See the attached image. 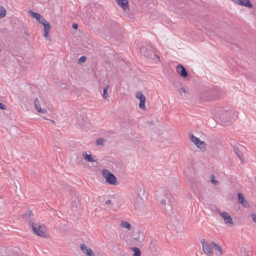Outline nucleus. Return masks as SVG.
I'll return each instance as SVG.
<instances>
[{"label":"nucleus","instance_id":"nucleus-1","mask_svg":"<svg viewBox=\"0 0 256 256\" xmlns=\"http://www.w3.org/2000/svg\"><path fill=\"white\" fill-rule=\"evenodd\" d=\"M34 216V215L32 213V211L28 210L23 215V218L28 224L30 227L32 228L34 234L42 238H46L47 234H46L45 228L40 225L38 224L32 222Z\"/></svg>","mask_w":256,"mask_h":256},{"label":"nucleus","instance_id":"nucleus-2","mask_svg":"<svg viewBox=\"0 0 256 256\" xmlns=\"http://www.w3.org/2000/svg\"><path fill=\"white\" fill-rule=\"evenodd\" d=\"M224 94L223 90L217 86L206 88L200 93V98L203 102L214 100L220 98Z\"/></svg>","mask_w":256,"mask_h":256},{"label":"nucleus","instance_id":"nucleus-3","mask_svg":"<svg viewBox=\"0 0 256 256\" xmlns=\"http://www.w3.org/2000/svg\"><path fill=\"white\" fill-rule=\"evenodd\" d=\"M118 28V24L115 21L109 20L104 27V31L106 34H114Z\"/></svg>","mask_w":256,"mask_h":256},{"label":"nucleus","instance_id":"nucleus-4","mask_svg":"<svg viewBox=\"0 0 256 256\" xmlns=\"http://www.w3.org/2000/svg\"><path fill=\"white\" fill-rule=\"evenodd\" d=\"M140 52L148 58L156 61L159 60V56L152 50H149L146 48L142 47L140 48Z\"/></svg>","mask_w":256,"mask_h":256},{"label":"nucleus","instance_id":"nucleus-5","mask_svg":"<svg viewBox=\"0 0 256 256\" xmlns=\"http://www.w3.org/2000/svg\"><path fill=\"white\" fill-rule=\"evenodd\" d=\"M102 172L103 176L106 178L107 183L112 185L116 184V177L112 173L106 169H104Z\"/></svg>","mask_w":256,"mask_h":256},{"label":"nucleus","instance_id":"nucleus-6","mask_svg":"<svg viewBox=\"0 0 256 256\" xmlns=\"http://www.w3.org/2000/svg\"><path fill=\"white\" fill-rule=\"evenodd\" d=\"M203 251L207 255L212 256L213 254L212 248H214L212 242H205L204 239L201 241Z\"/></svg>","mask_w":256,"mask_h":256},{"label":"nucleus","instance_id":"nucleus-7","mask_svg":"<svg viewBox=\"0 0 256 256\" xmlns=\"http://www.w3.org/2000/svg\"><path fill=\"white\" fill-rule=\"evenodd\" d=\"M136 97L140 100L139 107L140 109L146 110L145 104L146 102V98L142 94V92L138 91L136 94Z\"/></svg>","mask_w":256,"mask_h":256},{"label":"nucleus","instance_id":"nucleus-8","mask_svg":"<svg viewBox=\"0 0 256 256\" xmlns=\"http://www.w3.org/2000/svg\"><path fill=\"white\" fill-rule=\"evenodd\" d=\"M176 71L183 78H187L188 77V72L186 70V68L182 64H178L176 66Z\"/></svg>","mask_w":256,"mask_h":256},{"label":"nucleus","instance_id":"nucleus-9","mask_svg":"<svg viewBox=\"0 0 256 256\" xmlns=\"http://www.w3.org/2000/svg\"><path fill=\"white\" fill-rule=\"evenodd\" d=\"M238 202L240 204L244 207L248 208L250 207V204L248 202L245 200L244 194L241 192H238Z\"/></svg>","mask_w":256,"mask_h":256},{"label":"nucleus","instance_id":"nucleus-10","mask_svg":"<svg viewBox=\"0 0 256 256\" xmlns=\"http://www.w3.org/2000/svg\"><path fill=\"white\" fill-rule=\"evenodd\" d=\"M220 214L223 218L226 224H233L232 218L227 212H224L220 213Z\"/></svg>","mask_w":256,"mask_h":256},{"label":"nucleus","instance_id":"nucleus-11","mask_svg":"<svg viewBox=\"0 0 256 256\" xmlns=\"http://www.w3.org/2000/svg\"><path fill=\"white\" fill-rule=\"evenodd\" d=\"M80 247L82 252L87 256H94V252L90 248L86 246L84 244H80Z\"/></svg>","mask_w":256,"mask_h":256},{"label":"nucleus","instance_id":"nucleus-12","mask_svg":"<svg viewBox=\"0 0 256 256\" xmlns=\"http://www.w3.org/2000/svg\"><path fill=\"white\" fill-rule=\"evenodd\" d=\"M233 150L234 154L236 155L238 158L240 160L242 163H244V158L242 152L238 148L237 146H234Z\"/></svg>","mask_w":256,"mask_h":256},{"label":"nucleus","instance_id":"nucleus-13","mask_svg":"<svg viewBox=\"0 0 256 256\" xmlns=\"http://www.w3.org/2000/svg\"><path fill=\"white\" fill-rule=\"evenodd\" d=\"M236 4L248 8H252L253 6L250 0H237Z\"/></svg>","mask_w":256,"mask_h":256},{"label":"nucleus","instance_id":"nucleus-14","mask_svg":"<svg viewBox=\"0 0 256 256\" xmlns=\"http://www.w3.org/2000/svg\"><path fill=\"white\" fill-rule=\"evenodd\" d=\"M44 27V36L46 38H48L49 37L48 33L50 29V26L48 22H46L45 24H42Z\"/></svg>","mask_w":256,"mask_h":256},{"label":"nucleus","instance_id":"nucleus-15","mask_svg":"<svg viewBox=\"0 0 256 256\" xmlns=\"http://www.w3.org/2000/svg\"><path fill=\"white\" fill-rule=\"evenodd\" d=\"M118 4L124 10H126L127 8H128V0H117Z\"/></svg>","mask_w":256,"mask_h":256},{"label":"nucleus","instance_id":"nucleus-16","mask_svg":"<svg viewBox=\"0 0 256 256\" xmlns=\"http://www.w3.org/2000/svg\"><path fill=\"white\" fill-rule=\"evenodd\" d=\"M34 102L35 108L37 110L38 112L42 113V114L46 112V110L42 109L40 108V102L37 98L35 99Z\"/></svg>","mask_w":256,"mask_h":256},{"label":"nucleus","instance_id":"nucleus-17","mask_svg":"<svg viewBox=\"0 0 256 256\" xmlns=\"http://www.w3.org/2000/svg\"><path fill=\"white\" fill-rule=\"evenodd\" d=\"M82 156L86 161L88 162H94L96 161V160L94 159L91 154H88L86 152L82 153Z\"/></svg>","mask_w":256,"mask_h":256},{"label":"nucleus","instance_id":"nucleus-18","mask_svg":"<svg viewBox=\"0 0 256 256\" xmlns=\"http://www.w3.org/2000/svg\"><path fill=\"white\" fill-rule=\"evenodd\" d=\"M196 146L202 150V151H205L206 150V144L204 142L200 140L198 143L196 144Z\"/></svg>","mask_w":256,"mask_h":256},{"label":"nucleus","instance_id":"nucleus-19","mask_svg":"<svg viewBox=\"0 0 256 256\" xmlns=\"http://www.w3.org/2000/svg\"><path fill=\"white\" fill-rule=\"evenodd\" d=\"M131 250L134 252L133 256H140L141 252L138 248L133 247L131 248Z\"/></svg>","mask_w":256,"mask_h":256},{"label":"nucleus","instance_id":"nucleus-20","mask_svg":"<svg viewBox=\"0 0 256 256\" xmlns=\"http://www.w3.org/2000/svg\"><path fill=\"white\" fill-rule=\"evenodd\" d=\"M29 14L32 18H36V20L38 19H40L41 16V15L39 13L34 12L32 10H30L29 11Z\"/></svg>","mask_w":256,"mask_h":256},{"label":"nucleus","instance_id":"nucleus-21","mask_svg":"<svg viewBox=\"0 0 256 256\" xmlns=\"http://www.w3.org/2000/svg\"><path fill=\"white\" fill-rule=\"evenodd\" d=\"M136 196L138 197V202H134V207L136 208V207L139 208V206L141 205L142 200V198H140V194H137Z\"/></svg>","mask_w":256,"mask_h":256},{"label":"nucleus","instance_id":"nucleus-22","mask_svg":"<svg viewBox=\"0 0 256 256\" xmlns=\"http://www.w3.org/2000/svg\"><path fill=\"white\" fill-rule=\"evenodd\" d=\"M190 138L195 145H196V144L200 140L199 138L195 136L192 134L190 136Z\"/></svg>","mask_w":256,"mask_h":256},{"label":"nucleus","instance_id":"nucleus-23","mask_svg":"<svg viewBox=\"0 0 256 256\" xmlns=\"http://www.w3.org/2000/svg\"><path fill=\"white\" fill-rule=\"evenodd\" d=\"M121 226L122 228H126L128 230H131V228H132L131 224L129 222H125V221L122 222Z\"/></svg>","mask_w":256,"mask_h":256},{"label":"nucleus","instance_id":"nucleus-24","mask_svg":"<svg viewBox=\"0 0 256 256\" xmlns=\"http://www.w3.org/2000/svg\"><path fill=\"white\" fill-rule=\"evenodd\" d=\"M6 15V10L2 6H0V19L4 18Z\"/></svg>","mask_w":256,"mask_h":256},{"label":"nucleus","instance_id":"nucleus-25","mask_svg":"<svg viewBox=\"0 0 256 256\" xmlns=\"http://www.w3.org/2000/svg\"><path fill=\"white\" fill-rule=\"evenodd\" d=\"M212 244L214 246V248L218 250L220 252V255H222V247L214 242H212Z\"/></svg>","mask_w":256,"mask_h":256},{"label":"nucleus","instance_id":"nucleus-26","mask_svg":"<svg viewBox=\"0 0 256 256\" xmlns=\"http://www.w3.org/2000/svg\"><path fill=\"white\" fill-rule=\"evenodd\" d=\"M109 88V86H106L103 90V97L104 99H106L108 97V90Z\"/></svg>","mask_w":256,"mask_h":256},{"label":"nucleus","instance_id":"nucleus-27","mask_svg":"<svg viewBox=\"0 0 256 256\" xmlns=\"http://www.w3.org/2000/svg\"><path fill=\"white\" fill-rule=\"evenodd\" d=\"M104 142V138H100L96 140V144L98 146H103Z\"/></svg>","mask_w":256,"mask_h":256},{"label":"nucleus","instance_id":"nucleus-28","mask_svg":"<svg viewBox=\"0 0 256 256\" xmlns=\"http://www.w3.org/2000/svg\"><path fill=\"white\" fill-rule=\"evenodd\" d=\"M37 21L42 24H45L46 22H48L42 16H40V19H38Z\"/></svg>","mask_w":256,"mask_h":256},{"label":"nucleus","instance_id":"nucleus-29","mask_svg":"<svg viewBox=\"0 0 256 256\" xmlns=\"http://www.w3.org/2000/svg\"><path fill=\"white\" fill-rule=\"evenodd\" d=\"M86 58L85 56H82L78 60V64H81L86 61Z\"/></svg>","mask_w":256,"mask_h":256},{"label":"nucleus","instance_id":"nucleus-30","mask_svg":"<svg viewBox=\"0 0 256 256\" xmlns=\"http://www.w3.org/2000/svg\"><path fill=\"white\" fill-rule=\"evenodd\" d=\"M211 182L215 185H217L218 184V182L217 180H214V174L211 176Z\"/></svg>","mask_w":256,"mask_h":256},{"label":"nucleus","instance_id":"nucleus-31","mask_svg":"<svg viewBox=\"0 0 256 256\" xmlns=\"http://www.w3.org/2000/svg\"><path fill=\"white\" fill-rule=\"evenodd\" d=\"M0 109L5 110L6 109V106L5 104L0 102Z\"/></svg>","mask_w":256,"mask_h":256},{"label":"nucleus","instance_id":"nucleus-32","mask_svg":"<svg viewBox=\"0 0 256 256\" xmlns=\"http://www.w3.org/2000/svg\"><path fill=\"white\" fill-rule=\"evenodd\" d=\"M252 220L256 223V214H252Z\"/></svg>","mask_w":256,"mask_h":256},{"label":"nucleus","instance_id":"nucleus-33","mask_svg":"<svg viewBox=\"0 0 256 256\" xmlns=\"http://www.w3.org/2000/svg\"><path fill=\"white\" fill-rule=\"evenodd\" d=\"M182 92L184 93L188 92V90L184 88H180V93L182 94Z\"/></svg>","mask_w":256,"mask_h":256},{"label":"nucleus","instance_id":"nucleus-34","mask_svg":"<svg viewBox=\"0 0 256 256\" xmlns=\"http://www.w3.org/2000/svg\"><path fill=\"white\" fill-rule=\"evenodd\" d=\"M236 142L234 140H232L231 142H230V145L234 148V146H236Z\"/></svg>","mask_w":256,"mask_h":256},{"label":"nucleus","instance_id":"nucleus-35","mask_svg":"<svg viewBox=\"0 0 256 256\" xmlns=\"http://www.w3.org/2000/svg\"><path fill=\"white\" fill-rule=\"evenodd\" d=\"M74 29L77 30L78 28V24L76 23H74L72 26Z\"/></svg>","mask_w":256,"mask_h":256},{"label":"nucleus","instance_id":"nucleus-36","mask_svg":"<svg viewBox=\"0 0 256 256\" xmlns=\"http://www.w3.org/2000/svg\"><path fill=\"white\" fill-rule=\"evenodd\" d=\"M111 202H112L111 200H107L105 204H106V205H108V204H111Z\"/></svg>","mask_w":256,"mask_h":256},{"label":"nucleus","instance_id":"nucleus-37","mask_svg":"<svg viewBox=\"0 0 256 256\" xmlns=\"http://www.w3.org/2000/svg\"><path fill=\"white\" fill-rule=\"evenodd\" d=\"M160 203L163 204V205H165L166 204V200H162L160 201Z\"/></svg>","mask_w":256,"mask_h":256},{"label":"nucleus","instance_id":"nucleus-38","mask_svg":"<svg viewBox=\"0 0 256 256\" xmlns=\"http://www.w3.org/2000/svg\"><path fill=\"white\" fill-rule=\"evenodd\" d=\"M148 124H149V126H150V125L152 124L153 123H154V122L153 121H149L148 122Z\"/></svg>","mask_w":256,"mask_h":256},{"label":"nucleus","instance_id":"nucleus-39","mask_svg":"<svg viewBox=\"0 0 256 256\" xmlns=\"http://www.w3.org/2000/svg\"><path fill=\"white\" fill-rule=\"evenodd\" d=\"M73 208H74V210H76L77 208V206L75 204H74V206H73Z\"/></svg>","mask_w":256,"mask_h":256},{"label":"nucleus","instance_id":"nucleus-40","mask_svg":"<svg viewBox=\"0 0 256 256\" xmlns=\"http://www.w3.org/2000/svg\"><path fill=\"white\" fill-rule=\"evenodd\" d=\"M219 116H220V118H222V119L224 118V117L220 114Z\"/></svg>","mask_w":256,"mask_h":256},{"label":"nucleus","instance_id":"nucleus-41","mask_svg":"<svg viewBox=\"0 0 256 256\" xmlns=\"http://www.w3.org/2000/svg\"><path fill=\"white\" fill-rule=\"evenodd\" d=\"M66 188L68 190H69V186H66Z\"/></svg>","mask_w":256,"mask_h":256},{"label":"nucleus","instance_id":"nucleus-42","mask_svg":"<svg viewBox=\"0 0 256 256\" xmlns=\"http://www.w3.org/2000/svg\"><path fill=\"white\" fill-rule=\"evenodd\" d=\"M26 34L27 36H28V32H26Z\"/></svg>","mask_w":256,"mask_h":256},{"label":"nucleus","instance_id":"nucleus-43","mask_svg":"<svg viewBox=\"0 0 256 256\" xmlns=\"http://www.w3.org/2000/svg\"><path fill=\"white\" fill-rule=\"evenodd\" d=\"M144 190H143V193L144 194Z\"/></svg>","mask_w":256,"mask_h":256},{"label":"nucleus","instance_id":"nucleus-44","mask_svg":"<svg viewBox=\"0 0 256 256\" xmlns=\"http://www.w3.org/2000/svg\"><path fill=\"white\" fill-rule=\"evenodd\" d=\"M246 256H250L248 254H246Z\"/></svg>","mask_w":256,"mask_h":256}]
</instances>
